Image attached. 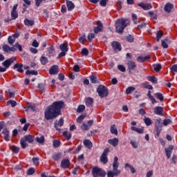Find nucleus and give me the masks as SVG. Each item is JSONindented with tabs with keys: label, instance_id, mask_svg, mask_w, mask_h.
Here are the masks:
<instances>
[{
	"label": "nucleus",
	"instance_id": "obj_1",
	"mask_svg": "<svg viewBox=\"0 0 177 177\" xmlns=\"http://www.w3.org/2000/svg\"><path fill=\"white\" fill-rule=\"evenodd\" d=\"M64 106V102L57 101L50 106L44 112V115L46 120H52V118H56V117L60 115V111Z\"/></svg>",
	"mask_w": 177,
	"mask_h": 177
},
{
	"label": "nucleus",
	"instance_id": "obj_2",
	"mask_svg": "<svg viewBox=\"0 0 177 177\" xmlns=\"http://www.w3.org/2000/svg\"><path fill=\"white\" fill-rule=\"evenodd\" d=\"M129 24V20L125 19L124 18L119 19L115 22V30L116 32L118 34H122L124 32V30H125V27Z\"/></svg>",
	"mask_w": 177,
	"mask_h": 177
},
{
	"label": "nucleus",
	"instance_id": "obj_3",
	"mask_svg": "<svg viewBox=\"0 0 177 177\" xmlns=\"http://www.w3.org/2000/svg\"><path fill=\"white\" fill-rule=\"evenodd\" d=\"M118 167H120V163L118 162V157L115 156L114 160L113 163V171H109L107 172V177H114L118 176L120 174H121V170L118 169Z\"/></svg>",
	"mask_w": 177,
	"mask_h": 177
},
{
	"label": "nucleus",
	"instance_id": "obj_4",
	"mask_svg": "<svg viewBox=\"0 0 177 177\" xmlns=\"http://www.w3.org/2000/svg\"><path fill=\"white\" fill-rule=\"evenodd\" d=\"M17 49L19 50V52H23V47L21 46V45L19 44V43H16L12 47L8 46V44H5L3 46V50L6 53H9V52H16Z\"/></svg>",
	"mask_w": 177,
	"mask_h": 177
},
{
	"label": "nucleus",
	"instance_id": "obj_5",
	"mask_svg": "<svg viewBox=\"0 0 177 177\" xmlns=\"http://www.w3.org/2000/svg\"><path fill=\"white\" fill-rule=\"evenodd\" d=\"M28 143H32L34 142V137L31 135L25 136L23 138H21L20 143L22 149H26L28 146Z\"/></svg>",
	"mask_w": 177,
	"mask_h": 177
},
{
	"label": "nucleus",
	"instance_id": "obj_6",
	"mask_svg": "<svg viewBox=\"0 0 177 177\" xmlns=\"http://www.w3.org/2000/svg\"><path fill=\"white\" fill-rule=\"evenodd\" d=\"M97 92L102 98L109 96V88L103 85H100L97 88Z\"/></svg>",
	"mask_w": 177,
	"mask_h": 177
},
{
	"label": "nucleus",
	"instance_id": "obj_7",
	"mask_svg": "<svg viewBox=\"0 0 177 177\" xmlns=\"http://www.w3.org/2000/svg\"><path fill=\"white\" fill-rule=\"evenodd\" d=\"M92 175L93 177H105L106 171L100 167H94L92 170Z\"/></svg>",
	"mask_w": 177,
	"mask_h": 177
},
{
	"label": "nucleus",
	"instance_id": "obj_8",
	"mask_svg": "<svg viewBox=\"0 0 177 177\" xmlns=\"http://www.w3.org/2000/svg\"><path fill=\"white\" fill-rule=\"evenodd\" d=\"M155 128L156 131V136H160V133H161V130L162 126L161 125V119H157L155 122Z\"/></svg>",
	"mask_w": 177,
	"mask_h": 177
},
{
	"label": "nucleus",
	"instance_id": "obj_9",
	"mask_svg": "<svg viewBox=\"0 0 177 177\" xmlns=\"http://www.w3.org/2000/svg\"><path fill=\"white\" fill-rule=\"evenodd\" d=\"M16 57H15L8 59L7 60L3 62V66H4V67L6 68H9V67H10V66L12 65V63H14Z\"/></svg>",
	"mask_w": 177,
	"mask_h": 177
},
{
	"label": "nucleus",
	"instance_id": "obj_10",
	"mask_svg": "<svg viewBox=\"0 0 177 177\" xmlns=\"http://www.w3.org/2000/svg\"><path fill=\"white\" fill-rule=\"evenodd\" d=\"M71 164L69 159H63L61 161V168L63 169H67V168L70 167Z\"/></svg>",
	"mask_w": 177,
	"mask_h": 177
},
{
	"label": "nucleus",
	"instance_id": "obj_11",
	"mask_svg": "<svg viewBox=\"0 0 177 177\" xmlns=\"http://www.w3.org/2000/svg\"><path fill=\"white\" fill-rule=\"evenodd\" d=\"M127 66L128 67V70L129 73L132 71V70H135L136 68V63L135 62L130 60L127 63Z\"/></svg>",
	"mask_w": 177,
	"mask_h": 177
},
{
	"label": "nucleus",
	"instance_id": "obj_12",
	"mask_svg": "<svg viewBox=\"0 0 177 177\" xmlns=\"http://www.w3.org/2000/svg\"><path fill=\"white\" fill-rule=\"evenodd\" d=\"M19 17V12L17 11H11V19H6V23H9V21H12V20H16Z\"/></svg>",
	"mask_w": 177,
	"mask_h": 177
},
{
	"label": "nucleus",
	"instance_id": "obj_13",
	"mask_svg": "<svg viewBox=\"0 0 177 177\" xmlns=\"http://www.w3.org/2000/svg\"><path fill=\"white\" fill-rule=\"evenodd\" d=\"M59 73V66L57 65L53 66L50 69H49V74L50 75H55Z\"/></svg>",
	"mask_w": 177,
	"mask_h": 177
},
{
	"label": "nucleus",
	"instance_id": "obj_14",
	"mask_svg": "<svg viewBox=\"0 0 177 177\" xmlns=\"http://www.w3.org/2000/svg\"><path fill=\"white\" fill-rule=\"evenodd\" d=\"M97 27L94 28L95 34H99V32H100L103 29V24H102V22L97 21Z\"/></svg>",
	"mask_w": 177,
	"mask_h": 177
},
{
	"label": "nucleus",
	"instance_id": "obj_15",
	"mask_svg": "<svg viewBox=\"0 0 177 177\" xmlns=\"http://www.w3.org/2000/svg\"><path fill=\"white\" fill-rule=\"evenodd\" d=\"M111 46L114 49V50L121 51V44H120L118 41H113L111 43Z\"/></svg>",
	"mask_w": 177,
	"mask_h": 177
},
{
	"label": "nucleus",
	"instance_id": "obj_16",
	"mask_svg": "<svg viewBox=\"0 0 177 177\" xmlns=\"http://www.w3.org/2000/svg\"><path fill=\"white\" fill-rule=\"evenodd\" d=\"M164 111V109L161 106H156L154 109V114H156L157 115H164V113H162V111Z\"/></svg>",
	"mask_w": 177,
	"mask_h": 177
},
{
	"label": "nucleus",
	"instance_id": "obj_17",
	"mask_svg": "<svg viewBox=\"0 0 177 177\" xmlns=\"http://www.w3.org/2000/svg\"><path fill=\"white\" fill-rule=\"evenodd\" d=\"M172 150H174V145H169L168 148L165 149V153L167 158H171Z\"/></svg>",
	"mask_w": 177,
	"mask_h": 177
},
{
	"label": "nucleus",
	"instance_id": "obj_18",
	"mask_svg": "<svg viewBox=\"0 0 177 177\" xmlns=\"http://www.w3.org/2000/svg\"><path fill=\"white\" fill-rule=\"evenodd\" d=\"M151 58V57H150V55H148L145 57L139 56L137 57V60L140 63H143V62H147V60H150Z\"/></svg>",
	"mask_w": 177,
	"mask_h": 177
},
{
	"label": "nucleus",
	"instance_id": "obj_19",
	"mask_svg": "<svg viewBox=\"0 0 177 177\" xmlns=\"http://www.w3.org/2000/svg\"><path fill=\"white\" fill-rule=\"evenodd\" d=\"M138 6H140V8H142L144 10H150V9H151V5L145 3H140L138 4Z\"/></svg>",
	"mask_w": 177,
	"mask_h": 177
},
{
	"label": "nucleus",
	"instance_id": "obj_20",
	"mask_svg": "<svg viewBox=\"0 0 177 177\" xmlns=\"http://www.w3.org/2000/svg\"><path fill=\"white\" fill-rule=\"evenodd\" d=\"M14 70H16L17 68V71H18V73H24V70H23V64H19L17 63L16 64L14 65L13 66Z\"/></svg>",
	"mask_w": 177,
	"mask_h": 177
},
{
	"label": "nucleus",
	"instance_id": "obj_21",
	"mask_svg": "<svg viewBox=\"0 0 177 177\" xmlns=\"http://www.w3.org/2000/svg\"><path fill=\"white\" fill-rule=\"evenodd\" d=\"M64 124V120H63V118H60L59 121H56L55 124V128H56L57 131H60V129L57 128V127H63Z\"/></svg>",
	"mask_w": 177,
	"mask_h": 177
},
{
	"label": "nucleus",
	"instance_id": "obj_22",
	"mask_svg": "<svg viewBox=\"0 0 177 177\" xmlns=\"http://www.w3.org/2000/svg\"><path fill=\"white\" fill-rule=\"evenodd\" d=\"M108 142L109 143V145L113 146V147H115L116 146H118V138H115L113 139H110L108 140Z\"/></svg>",
	"mask_w": 177,
	"mask_h": 177
},
{
	"label": "nucleus",
	"instance_id": "obj_23",
	"mask_svg": "<svg viewBox=\"0 0 177 177\" xmlns=\"http://www.w3.org/2000/svg\"><path fill=\"white\" fill-rule=\"evenodd\" d=\"M59 48L62 50V52H68V44L64 43L60 44Z\"/></svg>",
	"mask_w": 177,
	"mask_h": 177
},
{
	"label": "nucleus",
	"instance_id": "obj_24",
	"mask_svg": "<svg viewBox=\"0 0 177 177\" xmlns=\"http://www.w3.org/2000/svg\"><path fill=\"white\" fill-rule=\"evenodd\" d=\"M3 133L4 135V140H6V142H9V140H10L9 131H8V129H4L3 130Z\"/></svg>",
	"mask_w": 177,
	"mask_h": 177
},
{
	"label": "nucleus",
	"instance_id": "obj_25",
	"mask_svg": "<svg viewBox=\"0 0 177 177\" xmlns=\"http://www.w3.org/2000/svg\"><path fill=\"white\" fill-rule=\"evenodd\" d=\"M35 140L37 143H39V145H44V143H45V136H41L40 137H37Z\"/></svg>",
	"mask_w": 177,
	"mask_h": 177
},
{
	"label": "nucleus",
	"instance_id": "obj_26",
	"mask_svg": "<svg viewBox=\"0 0 177 177\" xmlns=\"http://www.w3.org/2000/svg\"><path fill=\"white\" fill-rule=\"evenodd\" d=\"M83 143L84 146L87 147V149H92L93 144L92 142H91L89 140H84Z\"/></svg>",
	"mask_w": 177,
	"mask_h": 177
},
{
	"label": "nucleus",
	"instance_id": "obj_27",
	"mask_svg": "<svg viewBox=\"0 0 177 177\" xmlns=\"http://www.w3.org/2000/svg\"><path fill=\"white\" fill-rule=\"evenodd\" d=\"M172 8H174V5H172L171 3H167L165 6L164 10L165 12H167V13H169V12H171V10L172 9Z\"/></svg>",
	"mask_w": 177,
	"mask_h": 177
},
{
	"label": "nucleus",
	"instance_id": "obj_28",
	"mask_svg": "<svg viewBox=\"0 0 177 177\" xmlns=\"http://www.w3.org/2000/svg\"><path fill=\"white\" fill-rule=\"evenodd\" d=\"M52 158L54 159L55 161H59V160L62 158V153H53L52 156Z\"/></svg>",
	"mask_w": 177,
	"mask_h": 177
},
{
	"label": "nucleus",
	"instance_id": "obj_29",
	"mask_svg": "<svg viewBox=\"0 0 177 177\" xmlns=\"http://www.w3.org/2000/svg\"><path fill=\"white\" fill-rule=\"evenodd\" d=\"M110 131L112 135H118V130H117V128H115V124L111 126Z\"/></svg>",
	"mask_w": 177,
	"mask_h": 177
},
{
	"label": "nucleus",
	"instance_id": "obj_30",
	"mask_svg": "<svg viewBox=\"0 0 177 177\" xmlns=\"http://www.w3.org/2000/svg\"><path fill=\"white\" fill-rule=\"evenodd\" d=\"M147 96H148L149 99L151 100L152 104H156V103H157V101H156V99H154V97H153V95H151V91H148Z\"/></svg>",
	"mask_w": 177,
	"mask_h": 177
},
{
	"label": "nucleus",
	"instance_id": "obj_31",
	"mask_svg": "<svg viewBox=\"0 0 177 177\" xmlns=\"http://www.w3.org/2000/svg\"><path fill=\"white\" fill-rule=\"evenodd\" d=\"M66 5L68 10L69 11L73 10V9H74V8L75 7V6L73 3L71 1H66Z\"/></svg>",
	"mask_w": 177,
	"mask_h": 177
},
{
	"label": "nucleus",
	"instance_id": "obj_32",
	"mask_svg": "<svg viewBox=\"0 0 177 177\" xmlns=\"http://www.w3.org/2000/svg\"><path fill=\"white\" fill-rule=\"evenodd\" d=\"M93 104V99L88 97L86 100V106L87 107H91V106Z\"/></svg>",
	"mask_w": 177,
	"mask_h": 177
},
{
	"label": "nucleus",
	"instance_id": "obj_33",
	"mask_svg": "<svg viewBox=\"0 0 177 177\" xmlns=\"http://www.w3.org/2000/svg\"><path fill=\"white\" fill-rule=\"evenodd\" d=\"M164 35V32L162 31L159 30L156 32V41L157 42H160V39H161V37Z\"/></svg>",
	"mask_w": 177,
	"mask_h": 177
},
{
	"label": "nucleus",
	"instance_id": "obj_34",
	"mask_svg": "<svg viewBox=\"0 0 177 177\" xmlns=\"http://www.w3.org/2000/svg\"><path fill=\"white\" fill-rule=\"evenodd\" d=\"M90 81L92 84H97L99 82L97 81V77L95 75H90L89 77Z\"/></svg>",
	"mask_w": 177,
	"mask_h": 177
},
{
	"label": "nucleus",
	"instance_id": "obj_35",
	"mask_svg": "<svg viewBox=\"0 0 177 177\" xmlns=\"http://www.w3.org/2000/svg\"><path fill=\"white\" fill-rule=\"evenodd\" d=\"M148 81H150L153 84H157V77L154 76H148L147 77Z\"/></svg>",
	"mask_w": 177,
	"mask_h": 177
},
{
	"label": "nucleus",
	"instance_id": "obj_36",
	"mask_svg": "<svg viewBox=\"0 0 177 177\" xmlns=\"http://www.w3.org/2000/svg\"><path fill=\"white\" fill-rule=\"evenodd\" d=\"M149 15L150 17H151V19H153L154 20H157V17H158L157 12H155L153 11H149Z\"/></svg>",
	"mask_w": 177,
	"mask_h": 177
},
{
	"label": "nucleus",
	"instance_id": "obj_37",
	"mask_svg": "<svg viewBox=\"0 0 177 177\" xmlns=\"http://www.w3.org/2000/svg\"><path fill=\"white\" fill-rule=\"evenodd\" d=\"M24 24L25 26H34V21L29 20L28 19H25Z\"/></svg>",
	"mask_w": 177,
	"mask_h": 177
},
{
	"label": "nucleus",
	"instance_id": "obj_38",
	"mask_svg": "<svg viewBox=\"0 0 177 177\" xmlns=\"http://www.w3.org/2000/svg\"><path fill=\"white\" fill-rule=\"evenodd\" d=\"M100 161L101 162H103L104 164H107V162H109V160L107 159V156L101 155Z\"/></svg>",
	"mask_w": 177,
	"mask_h": 177
},
{
	"label": "nucleus",
	"instance_id": "obj_39",
	"mask_svg": "<svg viewBox=\"0 0 177 177\" xmlns=\"http://www.w3.org/2000/svg\"><path fill=\"white\" fill-rule=\"evenodd\" d=\"M144 122L147 125V127H150V125H151V119L145 117L144 119Z\"/></svg>",
	"mask_w": 177,
	"mask_h": 177
},
{
	"label": "nucleus",
	"instance_id": "obj_40",
	"mask_svg": "<svg viewBox=\"0 0 177 177\" xmlns=\"http://www.w3.org/2000/svg\"><path fill=\"white\" fill-rule=\"evenodd\" d=\"M154 96H156V97L157 99H158L159 100H160L161 102H162V100H164V96H162V93H156L154 94Z\"/></svg>",
	"mask_w": 177,
	"mask_h": 177
},
{
	"label": "nucleus",
	"instance_id": "obj_41",
	"mask_svg": "<svg viewBox=\"0 0 177 177\" xmlns=\"http://www.w3.org/2000/svg\"><path fill=\"white\" fill-rule=\"evenodd\" d=\"M40 62H41V64L45 66V64H47L48 60V58H46V57L42 56L40 58Z\"/></svg>",
	"mask_w": 177,
	"mask_h": 177
},
{
	"label": "nucleus",
	"instance_id": "obj_42",
	"mask_svg": "<svg viewBox=\"0 0 177 177\" xmlns=\"http://www.w3.org/2000/svg\"><path fill=\"white\" fill-rule=\"evenodd\" d=\"M60 145H62V142L59 140H54L53 142V147H55V148L59 147V146H60Z\"/></svg>",
	"mask_w": 177,
	"mask_h": 177
},
{
	"label": "nucleus",
	"instance_id": "obj_43",
	"mask_svg": "<svg viewBox=\"0 0 177 177\" xmlns=\"http://www.w3.org/2000/svg\"><path fill=\"white\" fill-rule=\"evenodd\" d=\"M7 104H11L12 107H16V106H17V102L15 100H10L8 101Z\"/></svg>",
	"mask_w": 177,
	"mask_h": 177
},
{
	"label": "nucleus",
	"instance_id": "obj_44",
	"mask_svg": "<svg viewBox=\"0 0 177 177\" xmlns=\"http://www.w3.org/2000/svg\"><path fill=\"white\" fill-rule=\"evenodd\" d=\"M170 71L172 73V74H175V73H177V64L172 65L170 67Z\"/></svg>",
	"mask_w": 177,
	"mask_h": 177
},
{
	"label": "nucleus",
	"instance_id": "obj_45",
	"mask_svg": "<svg viewBox=\"0 0 177 177\" xmlns=\"http://www.w3.org/2000/svg\"><path fill=\"white\" fill-rule=\"evenodd\" d=\"M8 44H10V45H13V44H15V42H16V39H15L12 36H10L8 38Z\"/></svg>",
	"mask_w": 177,
	"mask_h": 177
},
{
	"label": "nucleus",
	"instance_id": "obj_46",
	"mask_svg": "<svg viewBox=\"0 0 177 177\" xmlns=\"http://www.w3.org/2000/svg\"><path fill=\"white\" fill-rule=\"evenodd\" d=\"M85 117H86V115L82 114V115L79 116L77 119V122L81 123L84 120H85Z\"/></svg>",
	"mask_w": 177,
	"mask_h": 177
},
{
	"label": "nucleus",
	"instance_id": "obj_47",
	"mask_svg": "<svg viewBox=\"0 0 177 177\" xmlns=\"http://www.w3.org/2000/svg\"><path fill=\"white\" fill-rule=\"evenodd\" d=\"M153 70L156 73H158V71H160V70H161V65H160V64H157L156 65H153Z\"/></svg>",
	"mask_w": 177,
	"mask_h": 177
},
{
	"label": "nucleus",
	"instance_id": "obj_48",
	"mask_svg": "<svg viewBox=\"0 0 177 177\" xmlns=\"http://www.w3.org/2000/svg\"><path fill=\"white\" fill-rule=\"evenodd\" d=\"M81 53L82 55H83V56H88V55L89 54V50H88L86 48H82Z\"/></svg>",
	"mask_w": 177,
	"mask_h": 177
},
{
	"label": "nucleus",
	"instance_id": "obj_49",
	"mask_svg": "<svg viewBox=\"0 0 177 177\" xmlns=\"http://www.w3.org/2000/svg\"><path fill=\"white\" fill-rule=\"evenodd\" d=\"M63 135L64 136H65V138H66V139L68 140L70 139H71V133H70L68 131H64L63 132Z\"/></svg>",
	"mask_w": 177,
	"mask_h": 177
},
{
	"label": "nucleus",
	"instance_id": "obj_50",
	"mask_svg": "<svg viewBox=\"0 0 177 177\" xmlns=\"http://www.w3.org/2000/svg\"><path fill=\"white\" fill-rule=\"evenodd\" d=\"M133 91H135V87L133 86H129L126 89V93L127 95H129L131 92H133Z\"/></svg>",
	"mask_w": 177,
	"mask_h": 177
},
{
	"label": "nucleus",
	"instance_id": "obj_51",
	"mask_svg": "<svg viewBox=\"0 0 177 177\" xmlns=\"http://www.w3.org/2000/svg\"><path fill=\"white\" fill-rule=\"evenodd\" d=\"M34 174H35V169L32 167L28 169V170L27 171V175H34Z\"/></svg>",
	"mask_w": 177,
	"mask_h": 177
},
{
	"label": "nucleus",
	"instance_id": "obj_52",
	"mask_svg": "<svg viewBox=\"0 0 177 177\" xmlns=\"http://www.w3.org/2000/svg\"><path fill=\"white\" fill-rule=\"evenodd\" d=\"M85 110V106L84 105H80L77 109V113H83Z\"/></svg>",
	"mask_w": 177,
	"mask_h": 177
},
{
	"label": "nucleus",
	"instance_id": "obj_53",
	"mask_svg": "<svg viewBox=\"0 0 177 177\" xmlns=\"http://www.w3.org/2000/svg\"><path fill=\"white\" fill-rule=\"evenodd\" d=\"M95 38V33H89L88 35V42H92V40Z\"/></svg>",
	"mask_w": 177,
	"mask_h": 177
},
{
	"label": "nucleus",
	"instance_id": "obj_54",
	"mask_svg": "<svg viewBox=\"0 0 177 177\" xmlns=\"http://www.w3.org/2000/svg\"><path fill=\"white\" fill-rule=\"evenodd\" d=\"M118 68L120 71H122V73H125V71H127V68H125L124 65H118Z\"/></svg>",
	"mask_w": 177,
	"mask_h": 177
},
{
	"label": "nucleus",
	"instance_id": "obj_55",
	"mask_svg": "<svg viewBox=\"0 0 177 177\" xmlns=\"http://www.w3.org/2000/svg\"><path fill=\"white\" fill-rule=\"evenodd\" d=\"M11 150L12 152L14 153H19V150H20V149L18 147H16V146H12L10 147Z\"/></svg>",
	"mask_w": 177,
	"mask_h": 177
},
{
	"label": "nucleus",
	"instance_id": "obj_56",
	"mask_svg": "<svg viewBox=\"0 0 177 177\" xmlns=\"http://www.w3.org/2000/svg\"><path fill=\"white\" fill-rule=\"evenodd\" d=\"M48 52L50 55H53V53H55V47H53V46H50V48H48Z\"/></svg>",
	"mask_w": 177,
	"mask_h": 177
},
{
	"label": "nucleus",
	"instance_id": "obj_57",
	"mask_svg": "<svg viewBox=\"0 0 177 177\" xmlns=\"http://www.w3.org/2000/svg\"><path fill=\"white\" fill-rule=\"evenodd\" d=\"M7 95H8V97H15V92L10 91V90H8L7 91Z\"/></svg>",
	"mask_w": 177,
	"mask_h": 177
},
{
	"label": "nucleus",
	"instance_id": "obj_58",
	"mask_svg": "<svg viewBox=\"0 0 177 177\" xmlns=\"http://www.w3.org/2000/svg\"><path fill=\"white\" fill-rule=\"evenodd\" d=\"M28 109L32 110V111H35V110H37V106H35V104H30L28 106Z\"/></svg>",
	"mask_w": 177,
	"mask_h": 177
},
{
	"label": "nucleus",
	"instance_id": "obj_59",
	"mask_svg": "<svg viewBox=\"0 0 177 177\" xmlns=\"http://www.w3.org/2000/svg\"><path fill=\"white\" fill-rule=\"evenodd\" d=\"M2 129H6V125L5 124V122H0V132Z\"/></svg>",
	"mask_w": 177,
	"mask_h": 177
},
{
	"label": "nucleus",
	"instance_id": "obj_60",
	"mask_svg": "<svg viewBox=\"0 0 177 177\" xmlns=\"http://www.w3.org/2000/svg\"><path fill=\"white\" fill-rule=\"evenodd\" d=\"M171 121L170 119H165L163 120V125L164 127H167L169 124H171Z\"/></svg>",
	"mask_w": 177,
	"mask_h": 177
},
{
	"label": "nucleus",
	"instance_id": "obj_61",
	"mask_svg": "<svg viewBox=\"0 0 177 177\" xmlns=\"http://www.w3.org/2000/svg\"><path fill=\"white\" fill-rule=\"evenodd\" d=\"M109 0H100V5L101 6H106V5H107V1H108Z\"/></svg>",
	"mask_w": 177,
	"mask_h": 177
},
{
	"label": "nucleus",
	"instance_id": "obj_62",
	"mask_svg": "<svg viewBox=\"0 0 177 177\" xmlns=\"http://www.w3.org/2000/svg\"><path fill=\"white\" fill-rule=\"evenodd\" d=\"M130 143L134 149H138V142L136 141L131 140Z\"/></svg>",
	"mask_w": 177,
	"mask_h": 177
},
{
	"label": "nucleus",
	"instance_id": "obj_63",
	"mask_svg": "<svg viewBox=\"0 0 177 177\" xmlns=\"http://www.w3.org/2000/svg\"><path fill=\"white\" fill-rule=\"evenodd\" d=\"M127 41L128 42H133V36L129 35V36L127 37Z\"/></svg>",
	"mask_w": 177,
	"mask_h": 177
},
{
	"label": "nucleus",
	"instance_id": "obj_64",
	"mask_svg": "<svg viewBox=\"0 0 177 177\" xmlns=\"http://www.w3.org/2000/svg\"><path fill=\"white\" fill-rule=\"evenodd\" d=\"M162 46L165 49H167L168 48V44H167V41H165V40H162Z\"/></svg>",
	"mask_w": 177,
	"mask_h": 177
}]
</instances>
